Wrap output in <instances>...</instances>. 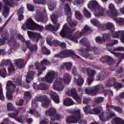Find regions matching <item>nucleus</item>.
<instances>
[{
  "instance_id": "f257e3e1",
  "label": "nucleus",
  "mask_w": 124,
  "mask_h": 124,
  "mask_svg": "<svg viewBox=\"0 0 124 124\" xmlns=\"http://www.w3.org/2000/svg\"><path fill=\"white\" fill-rule=\"evenodd\" d=\"M71 28H68L67 24H65L63 27L60 33L61 36L62 37H66L72 41L75 42H78V38L81 37L83 34H88L91 32V28L88 25H85L81 31H78L76 33L75 36H73L70 35L73 31H75L76 29L74 28L75 26H71ZM78 36V37H76Z\"/></svg>"
},
{
  "instance_id": "f03ea898",
  "label": "nucleus",
  "mask_w": 124,
  "mask_h": 124,
  "mask_svg": "<svg viewBox=\"0 0 124 124\" xmlns=\"http://www.w3.org/2000/svg\"><path fill=\"white\" fill-rule=\"evenodd\" d=\"M87 6L89 9L93 11L94 15L96 17L104 16L106 14V10L100 6L98 2L95 0L90 1L87 4Z\"/></svg>"
},
{
  "instance_id": "7ed1b4c3",
  "label": "nucleus",
  "mask_w": 124,
  "mask_h": 124,
  "mask_svg": "<svg viewBox=\"0 0 124 124\" xmlns=\"http://www.w3.org/2000/svg\"><path fill=\"white\" fill-rule=\"evenodd\" d=\"M71 80V77L69 76V74L66 73L64 74L63 77V81L62 78H58L54 83L53 84V89L55 90V91H62L63 90V84L62 82L64 83V84L68 85V83L70 82Z\"/></svg>"
},
{
  "instance_id": "20e7f679",
  "label": "nucleus",
  "mask_w": 124,
  "mask_h": 124,
  "mask_svg": "<svg viewBox=\"0 0 124 124\" xmlns=\"http://www.w3.org/2000/svg\"><path fill=\"white\" fill-rule=\"evenodd\" d=\"M84 115L81 114L80 109H76L72 113V115L68 116L66 120V123L67 124H78L83 121Z\"/></svg>"
},
{
  "instance_id": "39448f33",
  "label": "nucleus",
  "mask_w": 124,
  "mask_h": 124,
  "mask_svg": "<svg viewBox=\"0 0 124 124\" xmlns=\"http://www.w3.org/2000/svg\"><path fill=\"white\" fill-rule=\"evenodd\" d=\"M36 101H41L42 102V106L43 108H48V107H51V100L48 99L47 96L45 95H43L39 96H36L34 98V100L32 101V106L33 108H36L38 107V104Z\"/></svg>"
},
{
  "instance_id": "423d86ee",
  "label": "nucleus",
  "mask_w": 124,
  "mask_h": 124,
  "mask_svg": "<svg viewBox=\"0 0 124 124\" xmlns=\"http://www.w3.org/2000/svg\"><path fill=\"white\" fill-rule=\"evenodd\" d=\"M19 1L20 0H16ZM4 3L2 6V2H0V11L2 9V14L4 18H7V16L9 15V7H13L15 5L14 0H2ZM9 6V7H8Z\"/></svg>"
},
{
  "instance_id": "0eeeda50",
  "label": "nucleus",
  "mask_w": 124,
  "mask_h": 124,
  "mask_svg": "<svg viewBox=\"0 0 124 124\" xmlns=\"http://www.w3.org/2000/svg\"><path fill=\"white\" fill-rule=\"evenodd\" d=\"M21 28L23 31H26L27 29H28V30H31L32 31H34L35 30L43 31V30H44L43 26H41L34 23L31 18H29L26 24H23Z\"/></svg>"
},
{
  "instance_id": "6e6552de",
  "label": "nucleus",
  "mask_w": 124,
  "mask_h": 124,
  "mask_svg": "<svg viewBox=\"0 0 124 124\" xmlns=\"http://www.w3.org/2000/svg\"><path fill=\"white\" fill-rule=\"evenodd\" d=\"M61 15L57 14H53L52 15L50 16L51 20L52 23L55 24V27L51 24H49L46 26V30L47 31H57L60 29L61 26V24L58 23V18L59 17H61Z\"/></svg>"
},
{
  "instance_id": "1a4fd4ad",
  "label": "nucleus",
  "mask_w": 124,
  "mask_h": 124,
  "mask_svg": "<svg viewBox=\"0 0 124 124\" xmlns=\"http://www.w3.org/2000/svg\"><path fill=\"white\" fill-rule=\"evenodd\" d=\"M86 93L91 95H96L98 93L104 92V86L102 84L95 86L92 88L88 87L85 90Z\"/></svg>"
},
{
  "instance_id": "9d476101",
  "label": "nucleus",
  "mask_w": 124,
  "mask_h": 124,
  "mask_svg": "<svg viewBox=\"0 0 124 124\" xmlns=\"http://www.w3.org/2000/svg\"><path fill=\"white\" fill-rule=\"evenodd\" d=\"M68 56H70L74 59H80V57L75 54V52L72 50H66L63 51H62L59 54H55L54 58H61L63 59V58H67Z\"/></svg>"
},
{
  "instance_id": "9b49d317",
  "label": "nucleus",
  "mask_w": 124,
  "mask_h": 124,
  "mask_svg": "<svg viewBox=\"0 0 124 124\" xmlns=\"http://www.w3.org/2000/svg\"><path fill=\"white\" fill-rule=\"evenodd\" d=\"M45 115L48 117H50V121H60L62 117L61 115L57 113V110L54 108H51L45 112Z\"/></svg>"
},
{
  "instance_id": "f8f14e48",
  "label": "nucleus",
  "mask_w": 124,
  "mask_h": 124,
  "mask_svg": "<svg viewBox=\"0 0 124 124\" xmlns=\"http://www.w3.org/2000/svg\"><path fill=\"white\" fill-rule=\"evenodd\" d=\"M6 90H7L6 96L8 99H12L13 96L12 93L15 92L16 90V85L12 83V81L9 80L7 82Z\"/></svg>"
},
{
  "instance_id": "ddd939ff",
  "label": "nucleus",
  "mask_w": 124,
  "mask_h": 124,
  "mask_svg": "<svg viewBox=\"0 0 124 124\" xmlns=\"http://www.w3.org/2000/svg\"><path fill=\"white\" fill-rule=\"evenodd\" d=\"M83 109L86 115H88V114H91V115H99L100 112L103 111V108L101 106L92 109L91 108V107L90 106H85Z\"/></svg>"
},
{
  "instance_id": "4468645a",
  "label": "nucleus",
  "mask_w": 124,
  "mask_h": 124,
  "mask_svg": "<svg viewBox=\"0 0 124 124\" xmlns=\"http://www.w3.org/2000/svg\"><path fill=\"white\" fill-rule=\"evenodd\" d=\"M64 13L67 16V22L68 23L70 26H72L73 27H76V25H77V22L76 21H72L71 19V9L68 4H66L64 7Z\"/></svg>"
},
{
  "instance_id": "2eb2a0df",
  "label": "nucleus",
  "mask_w": 124,
  "mask_h": 124,
  "mask_svg": "<svg viewBox=\"0 0 124 124\" xmlns=\"http://www.w3.org/2000/svg\"><path fill=\"white\" fill-rule=\"evenodd\" d=\"M116 114L112 112H104L99 115V118L102 122H107L112 119V117H115Z\"/></svg>"
},
{
  "instance_id": "dca6fc26",
  "label": "nucleus",
  "mask_w": 124,
  "mask_h": 124,
  "mask_svg": "<svg viewBox=\"0 0 124 124\" xmlns=\"http://www.w3.org/2000/svg\"><path fill=\"white\" fill-rule=\"evenodd\" d=\"M36 16L35 19L37 22H43L44 17L43 15L45 14V9L38 8L36 11Z\"/></svg>"
},
{
  "instance_id": "f3484780",
  "label": "nucleus",
  "mask_w": 124,
  "mask_h": 124,
  "mask_svg": "<svg viewBox=\"0 0 124 124\" xmlns=\"http://www.w3.org/2000/svg\"><path fill=\"white\" fill-rule=\"evenodd\" d=\"M101 28L102 29L103 31H106L107 30H109L110 31L111 33V36H113V34H115L116 32L117 31L115 32V26L114 24L110 22H108L105 24H103L101 25Z\"/></svg>"
},
{
  "instance_id": "a211bd4d",
  "label": "nucleus",
  "mask_w": 124,
  "mask_h": 124,
  "mask_svg": "<svg viewBox=\"0 0 124 124\" xmlns=\"http://www.w3.org/2000/svg\"><path fill=\"white\" fill-rule=\"evenodd\" d=\"M56 77V73L54 71L48 72L45 78H42V81H46L47 83H52L54 78Z\"/></svg>"
},
{
  "instance_id": "6ab92c4d",
  "label": "nucleus",
  "mask_w": 124,
  "mask_h": 124,
  "mask_svg": "<svg viewBox=\"0 0 124 124\" xmlns=\"http://www.w3.org/2000/svg\"><path fill=\"white\" fill-rule=\"evenodd\" d=\"M108 9L110 11L107 12V14L108 15V16L110 17H112V18H114V17H117V16H118V12H117V10L116 9V8H115L114 4L112 3L109 4L108 5Z\"/></svg>"
},
{
  "instance_id": "aec40b11",
  "label": "nucleus",
  "mask_w": 124,
  "mask_h": 124,
  "mask_svg": "<svg viewBox=\"0 0 124 124\" xmlns=\"http://www.w3.org/2000/svg\"><path fill=\"white\" fill-rule=\"evenodd\" d=\"M87 75L89 77L87 79V83L89 86H90V85H91V84L93 82V76L96 74V72L94 70L87 68Z\"/></svg>"
},
{
  "instance_id": "412c9836",
  "label": "nucleus",
  "mask_w": 124,
  "mask_h": 124,
  "mask_svg": "<svg viewBox=\"0 0 124 124\" xmlns=\"http://www.w3.org/2000/svg\"><path fill=\"white\" fill-rule=\"evenodd\" d=\"M27 33L30 38H31V39H32L33 41H35V42H38L39 39H40V38H42V36H41V35L37 32L28 31Z\"/></svg>"
},
{
  "instance_id": "4be33fe9",
  "label": "nucleus",
  "mask_w": 124,
  "mask_h": 124,
  "mask_svg": "<svg viewBox=\"0 0 124 124\" xmlns=\"http://www.w3.org/2000/svg\"><path fill=\"white\" fill-rule=\"evenodd\" d=\"M108 49V51L113 54L115 57H118L120 59H123L124 58V54L115 52V51H124V47L123 46H119L115 47L114 49Z\"/></svg>"
},
{
  "instance_id": "5701e85b",
  "label": "nucleus",
  "mask_w": 124,
  "mask_h": 124,
  "mask_svg": "<svg viewBox=\"0 0 124 124\" xmlns=\"http://www.w3.org/2000/svg\"><path fill=\"white\" fill-rule=\"evenodd\" d=\"M100 62H107L108 65L113 64V63L115 62V61L113 60V58L109 56H106L104 57H102L100 59Z\"/></svg>"
},
{
  "instance_id": "b1692460",
  "label": "nucleus",
  "mask_w": 124,
  "mask_h": 124,
  "mask_svg": "<svg viewBox=\"0 0 124 124\" xmlns=\"http://www.w3.org/2000/svg\"><path fill=\"white\" fill-rule=\"evenodd\" d=\"M34 74L35 73L33 71H29L27 73L26 78V82L27 84H30V83L33 80V78H34Z\"/></svg>"
},
{
  "instance_id": "393cba45",
  "label": "nucleus",
  "mask_w": 124,
  "mask_h": 124,
  "mask_svg": "<svg viewBox=\"0 0 124 124\" xmlns=\"http://www.w3.org/2000/svg\"><path fill=\"white\" fill-rule=\"evenodd\" d=\"M120 40L123 42V43H124V31H119L117 32H115V34H113L112 35V37H114V38H118V37H120Z\"/></svg>"
},
{
  "instance_id": "a878e982",
  "label": "nucleus",
  "mask_w": 124,
  "mask_h": 124,
  "mask_svg": "<svg viewBox=\"0 0 124 124\" xmlns=\"http://www.w3.org/2000/svg\"><path fill=\"white\" fill-rule=\"evenodd\" d=\"M19 114V111L18 110L16 111V113H9L8 114V116L10 117V118H13V119H15V120L18 122V123H23V121H22V118L21 117H17L18 114Z\"/></svg>"
},
{
  "instance_id": "bb28decb",
  "label": "nucleus",
  "mask_w": 124,
  "mask_h": 124,
  "mask_svg": "<svg viewBox=\"0 0 124 124\" xmlns=\"http://www.w3.org/2000/svg\"><path fill=\"white\" fill-rule=\"evenodd\" d=\"M74 82L78 86H82L84 84V79L80 75H77L74 78Z\"/></svg>"
},
{
  "instance_id": "cd10ccee",
  "label": "nucleus",
  "mask_w": 124,
  "mask_h": 124,
  "mask_svg": "<svg viewBox=\"0 0 124 124\" xmlns=\"http://www.w3.org/2000/svg\"><path fill=\"white\" fill-rule=\"evenodd\" d=\"M49 95L55 103H59L60 102V97H59V95L57 93L51 91L49 92Z\"/></svg>"
},
{
  "instance_id": "c85d7f7f",
  "label": "nucleus",
  "mask_w": 124,
  "mask_h": 124,
  "mask_svg": "<svg viewBox=\"0 0 124 124\" xmlns=\"http://www.w3.org/2000/svg\"><path fill=\"white\" fill-rule=\"evenodd\" d=\"M110 36V35L108 33H105L103 35L102 39L100 37H97L95 39L96 42L98 43H102V42H104L106 40V39H108Z\"/></svg>"
},
{
  "instance_id": "c756f323",
  "label": "nucleus",
  "mask_w": 124,
  "mask_h": 124,
  "mask_svg": "<svg viewBox=\"0 0 124 124\" xmlns=\"http://www.w3.org/2000/svg\"><path fill=\"white\" fill-rule=\"evenodd\" d=\"M65 93L68 95H72L73 97H77V93H76V90L75 88H69L65 91Z\"/></svg>"
},
{
  "instance_id": "7c9ffc66",
  "label": "nucleus",
  "mask_w": 124,
  "mask_h": 124,
  "mask_svg": "<svg viewBox=\"0 0 124 124\" xmlns=\"http://www.w3.org/2000/svg\"><path fill=\"white\" fill-rule=\"evenodd\" d=\"M80 43H83L86 47H87L88 51H91L93 49V46H90V42L88 41V39L84 38L80 40Z\"/></svg>"
},
{
  "instance_id": "2f4dec72",
  "label": "nucleus",
  "mask_w": 124,
  "mask_h": 124,
  "mask_svg": "<svg viewBox=\"0 0 124 124\" xmlns=\"http://www.w3.org/2000/svg\"><path fill=\"white\" fill-rule=\"evenodd\" d=\"M14 62H15L16 65L17 66L18 68L21 69V68H23L24 67V60L22 59H15L14 60Z\"/></svg>"
},
{
  "instance_id": "473e14b6",
  "label": "nucleus",
  "mask_w": 124,
  "mask_h": 124,
  "mask_svg": "<svg viewBox=\"0 0 124 124\" xmlns=\"http://www.w3.org/2000/svg\"><path fill=\"white\" fill-rule=\"evenodd\" d=\"M22 79V77L19 76H16L14 78V82L16 83V85H21L22 87H26L22 82H21V79Z\"/></svg>"
},
{
  "instance_id": "72a5a7b5",
  "label": "nucleus",
  "mask_w": 124,
  "mask_h": 124,
  "mask_svg": "<svg viewBox=\"0 0 124 124\" xmlns=\"http://www.w3.org/2000/svg\"><path fill=\"white\" fill-rule=\"evenodd\" d=\"M106 78V74L104 72H100L96 78V81H99V80H104Z\"/></svg>"
},
{
  "instance_id": "f704fd0d",
  "label": "nucleus",
  "mask_w": 124,
  "mask_h": 124,
  "mask_svg": "<svg viewBox=\"0 0 124 124\" xmlns=\"http://www.w3.org/2000/svg\"><path fill=\"white\" fill-rule=\"evenodd\" d=\"M63 104L65 106H70V105H73L75 104V103L73 102L72 99L67 98L63 100Z\"/></svg>"
},
{
  "instance_id": "c9c22d12",
  "label": "nucleus",
  "mask_w": 124,
  "mask_h": 124,
  "mask_svg": "<svg viewBox=\"0 0 124 124\" xmlns=\"http://www.w3.org/2000/svg\"><path fill=\"white\" fill-rule=\"evenodd\" d=\"M112 124H124V120L119 117H116L112 121Z\"/></svg>"
},
{
  "instance_id": "e433bc0d",
  "label": "nucleus",
  "mask_w": 124,
  "mask_h": 124,
  "mask_svg": "<svg viewBox=\"0 0 124 124\" xmlns=\"http://www.w3.org/2000/svg\"><path fill=\"white\" fill-rule=\"evenodd\" d=\"M117 80L115 78H111L108 80V84L106 85V87H113L116 84V81Z\"/></svg>"
},
{
  "instance_id": "4c0bfd02",
  "label": "nucleus",
  "mask_w": 124,
  "mask_h": 124,
  "mask_svg": "<svg viewBox=\"0 0 124 124\" xmlns=\"http://www.w3.org/2000/svg\"><path fill=\"white\" fill-rule=\"evenodd\" d=\"M72 66V63L70 62H64L61 66V68H65L66 70H70Z\"/></svg>"
},
{
  "instance_id": "58836bf2",
  "label": "nucleus",
  "mask_w": 124,
  "mask_h": 124,
  "mask_svg": "<svg viewBox=\"0 0 124 124\" xmlns=\"http://www.w3.org/2000/svg\"><path fill=\"white\" fill-rule=\"evenodd\" d=\"M29 114H31V115H33L36 118H38V117H40V114L37 112V111L34 109H30L29 111H28Z\"/></svg>"
},
{
  "instance_id": "ea45409f",
  "label": "nucleus",
  "mask_w": 124,
  "mask_h": 124,
  "mask_svg": "<svg viewBox=\"0 0 124 124\" xmlns=\"http://www.w3.org/2000/svg\"><path fill=\"white\" fill-rule=\"evenodd\" d=\"M10 65L11 64V61L9 59H7V60H3L1 62V64H0V66H6L7 65Z\"/></svg>"
},
{
  "instance_id": "a19ab883",
  "label": "nucleus",
  "mask_w": 124,
  "mask_h": 124,
  "mask_svg": "<svg viewBox=\"0 0 124 124\" xmlns=\"http://www.w3.org/2000/svg\"><path fill=\"white\" fill-rule=\"evenodd\" d=\"M18 38H19V39H20L22 42H25V44H26L27 48L30 47V44L31 43V42L29 40L26 41L25 40V38H24V37H23L22 35H20V34L18 35Z\"/></svg>"
},
{
  "instance_id": "79ce46f5",
  "label": "nucleus",
  "mask_w": 124,
  "mask_h": 124,
  "mask_svg": "<svg viewBox=\"0 0 124 124\" xmlns=\"http://www.w3.org/2000/svg\"><path fill=\"white\" fill-rule=\"evenodd\" d=\"M56 5H57V2L54 1H51V2L49 3L48 4V7L49 10H50V11H53L55 7H56Z\"/></svg>"
},
{
  "instance_id": "37998d69",
  "label": "nucleus",
  "mask_w": 124,
  "mask_h": 124,
  "mask_svg": "<svg viewBox=\"0 0 124 124\" xmlns=\"http://www.w3.org/2000/svg\"><path fill=\"white\" fill-rule=\"evenodd\" d=\"M82 12L84 16H85V17H86V18H89L92 17V14L86 8H84L83 9Z\"/></svg>"
},
{
  "instance_id": "c03bdc74",
  "label": "nucleus",
  "mask_w": 124,
  "mask_h": 124,
  "mask_svg": "<svg viewBox=\"0 0 124 124\" xmlns=\"http://www.w3.org/2000/svg\"><path fill=\"white\" fill-rule=\"evenodd\" d=\"M91 23L93 25V26H96V27L100 28L101 24L98 20L95 18H93L91 20Z\"/></svg>"
},
{
  "instance_id": "a18cd8bd",
  "label": "nucleus",
  "mask_w": 124,
  "mask_h": 124,
  "mask_svg": "<svg viewBox=\"0 0 124 124\" xmlns=\"http://www.w3.org/2000/svg\"><path fill=\"white\" fill-rule=\"evenodd\" d=\"M124 72V70L123 69V67H120L118 70L116 71V76L118 77V78H122V77H124V75H121L122 73Z\"/></svg>"
},
{
  "instance_id": "49530a36",
  "label": "nucleus",
  "mask_w": 124,
  "mask_h": 124,
  "mask_svg": "<svg viewBox=\"0 0 124 124\" xmlns=\"http://www.w3.org/2000/svg\"><path fill=\"white\" fill-rule=\"evenodd\" d=\"M6 75H7V73L6 72V69L5 68H3L2 70L0 69V76L1 77L5 78V77H6Z\"/></svg>"
},
{
  "instance_id": "de8ad7c7",
  "label": "nucleus",
  "mask_w": 124,
  "mask_h": 124,
  "mask_svg": "<svg viewBox=\"0 0 124 124\" xmlns=\"http://www.w3.org/2000/svg\"><path fill=\"white\" fill-rule=\"evenodd\" d=\"M103 100H104V97H96L94 99V101L96 103H100L101 102H103Z\"/></svg>"
},
{
  "instance_id": "09e8293b",
  "label": "nucleus",
  "mask_w": 124,
  "mask_h": 124,
  "mask_svg": "<svg viewBox=\"0 0 124 124\" xmlns=\"http://www.w3.org/2000/svg\"><path fill=\"white\" fill-rule=\"evenodd\" d=\"M114 21L117 23V24H119V25H124V19L122 18H113Z\"/></svg>"
},
{
  "instance_id": "8fccbe9b",
  "label": "nucleus",
  "mask_w": 124,
  "mask_h": 124,
  "mask_svg": "<svg viewBox=\"0 0 124 124\" xmlns=\"http://www.w3.org/2000/svg\"><path fill=\"white\" fill-rule=\"evenodd\" d=\"M110 108H111L112 109H113L114 111H116V112H118V113H122V112H123V110L122 109V108L118 107H116L115 106H111Z\"/></svg>"
},
{
  "instance_id": "3c124183",
  "label": "nucleus",
  "mask_w": 124,
  "mask_h": 124,
  "mask_svg": "<svg viewBox=\"0 0 124 124\" xmlns=\"http://www.w3.org/2000/svg\"><path fill=\"white\" fill-rule=\"evenodd\" d=\"M75 17L77 18V19H78V20H81V19L83 18V16L82 15V14H81L80 12L78 11H75Z\"/></svg>"
},
{
  "instance_id": "603ef678",
  "label": "nucleus",
  "mask_w": 124,
  "mask_h": 124,
  "mask_svg": "<svg viewBox=\"0 0 124 124\" xmlns=\"http://www.w3.org/2000/svg\"><path fill=\"white\" fill-rule=\"evenodd\" d=\"M0 99L3 101L4 100V96H3V93H2V85L0 83Z\"/></svg>"
},
{
  "instance_id": "864d4df0",
  "label": "nucleus",
  "mask_w": 124,
  "mask_h": 124,
  "mask_svg": "<svg viewBox=\"0 0 124 124\" xmlns=\"http://www.w3.org/2000/svg\"><path fill=\"white\" fill-rule=\"evenodd\" d=\"M38 90H46L47 89V86L44 83H40L37 86Z\"/></svg>"
},
{
  "instance_id": "5fc2aeb1",
  "label": "nucleus",
  "mask_w": 124,
  "mask_h": 124,
  "mask_svg": "<svg viewBox=\"0 0 124 124\" xmlns=\"http://www.w3.org/2000/svg\"><path fill=\"white\" fill-rule=\"evenodd\" d=\"M119 42L117 40H112L110 43H108L107 48H108V47L109 46H112V45H114L115 44H117Z\"/></svg>"
},
{
  "instance_id": "6e6d98bb",
  "label": "nucleus",
  "mask_w": 124,
  "mask_h": 124,
  "mask_svg": "<svg viewBox=\"0 0 124 124\" xmlns=\"http://www.w3.org/2000/svg\"><path fill=\"white\" fill-rule=\"evenodd\" d=\"M42 51L43 53V54H45V55H49L50 54V50L49 49H47L46 47L43 46L42 48Z\"/></svg>"
},
{
  "instance_id": "4d7b16f0",
  "label": "nucleus",
  "mask_w": 124,
  "mask_h": 124,
  "mask_svg": "<svg viewBox=\"0 0 124 124\" xmlns=\"http://www.w3.org/2000/svg\"><path fill=\"white\" fill-rule=\"evenodd\" d=\"M50 64V62L47 59H44L41 62V66H44Z\"/></svg>"
},
{
  "instance_id": "13d9d810",
  "label": "nucleus",
  "mask_w": 124,
  "mask_h": 124,
  "mask_svg": "<svg viewBox=\"0 0 124 124\" xmlns=\"http://www.w3.org/2000/svg\"><path fill=\"white\" fill-rule=\"evenodd\" d=\"M114 87L116 90H119V89L123 88V87H124V85H123L122 83L115 82Z\"/></svg>"
},
{
  "instance_id": "bf43d9fd",
  "label": "nucleus",
  "mask_w": 124,
  "mask_h": 124,
  "mask_svg": "<svg viewBox=\"0 0 124 124\" xmlns=\"http://www.w3.org/2000/svg\"><path fill=\"white\" fill-rule=\"evenodd\" d=\"M8 71L9 73H10H10H12L15 71V68H14V66H13V65H12V64H11L8 68Z\"/></svg>"
},
{
  "instance_id": "052dcab7",
  "label": "nucleus",
  "mask_w": 124,
  "mask_h": 124,
  "mask_svg": "<svg viewBox=\"0 0 124 124\" xmlns=\"http://www.w3.org/2000/svg\"><path fill=\"white\" fill-rule=\"evenodd\" d=\"M14 107H13V105L11 103H8L7 104V109L8 111H13Z\"/></svg>"
},
{
  "instance_id": "680f3d73",
  "label": "nucleus",
  "mask_w": 124,
  "mask_h": 124,
  "mask_svg": "<svg viewBox=\"0 0 124 124\" xmlns=\"http://www.w3.org/2000/svg\"><path fill=\"white\" fill-rule=\"evenodd\" d=\"M34 3H36L37 4H44L45 1L44 0H33Z\"/></svg>"
},
{
  "instance_id": "e2e57ef3",
  "label": "nucleus",
  "mask_w": 124,
  "mask_h": 124,
  "mask_svg": "<svg viewBox=\"0 0 124 124\" xmlns=\"http://www.w3.org/2000/svg\"><path fill=\"white\" fill-rule=\"evenodd\" d=\"M27 7L29 11H34V7L31 4H27Z\"/></svg>"
},
{
  "instance_id": "0e129e2a",
  "label": "nucleus",
  "mask_w": 124,
  "mask_h": 124,
  "mask_svg": "<svg viewBox=\"0 0 124 124\" xmlns=\"http://www.w3.org/2000/svg\"><path fill=\"white\" fill-rule=\"evenodd\" d=\"M116 98L118 100H121V99H122L123 98H124V92L121 93L119 94V96H117Z\"/></svg>"
},
{
  "instance_id": "69168bd1",
  "label": "nucleus",
  "mask_w": 124,
  "mask_h": 124,
  "mask_svg": "<svg viewBox=\"0 0 124 124\" xmlns=\"http://www.w3.org/2000/svg\"><path fill=\"white\" fill-rule=\"evenodd\" d=\"M52 39H53V37L52 36V35H50L47 36L46 42L48 43V44H49V45L51 44V41L52 40Z\"/></svg>"
},
{
  "instance_id": "338daca9",
  "label": "nucleus",
  "mask_w": 124,
  "mask_h": 124,
  "mask_svg": "<svg viewBox=\"0 0 124 124\" xmlns=\"http://www.w3.org/2000/svg\"><path fill=\"white\" fill-rule=\"evenodd\" d=\"M23 103V99H19V100H17V101L16 102V104L17 106H22Z\"/></svg>"
},
{
  "instance_id": "774afa93",
  "label": "nucleus",
  "mask_w": 124,
  "mask_h": 124,
  "mask_svg": "<svg viewBox=\"0 0 124 124\" xmlns=\"http://www.w3.org/2000/svg\"><path fill=\"white\" fill-rule=\"evenodd\" d=\"M40 124H49V120L45 119L40 122Z\"/></svg>"
}]
</instances>
